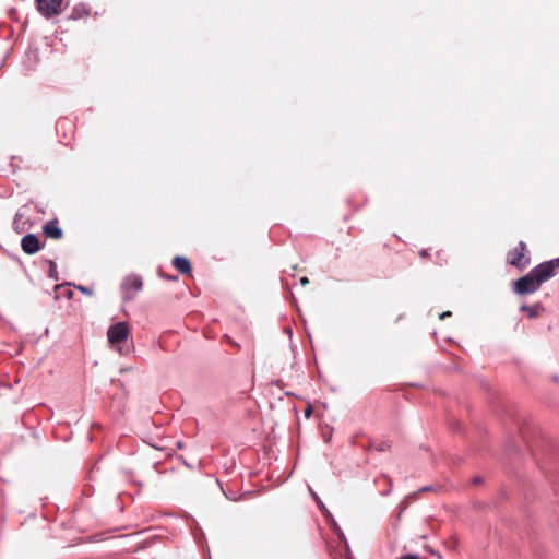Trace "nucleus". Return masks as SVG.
<instances>
[{
	"label": "nucleus",
	"mask_w": 559,
	"mask_h": 559,
	"mask_svg": "<svg viewBox=\"0 0 559 559\" xmlns=\"http://www.w3.org/2000/svg\"><path fill=\"white\" fill-rule=\"evenodd\" d=\"M38 11L45 17H51L61 13L62 0H36Z\"/></svg>",
	"instance_id": "obj_5"
},
{
	"label": "nucleus",
	"mask_w": 559,
	"mask_h": 559,
	"mask_svg": "<svg viewBox=\"0 0 559 559\" xmlns=\"http://www.w3.org/2000/svg\"><path fill=\"white\" fill-rule=\"evenodd\" d=\"M473 483H474V484H476V485H477V484H480V483H481V478H480V477H475V478L473 479Z\"/></svg>",
	"instance_id": "obj_16"
},
{
	"label": "nucleus",
	"mask_w": 559,
	"mask_h": 559,
	"mask_svg": "<svg viewBox=\"0 0 559 559\" xmlns=\"http://www.w3.org/2000/svg\"><path fill=\"white\" fill-rule=\"evenodd\" d=\"M559 270V258L543 262L532 269L526 275L512 283V289L520 296L537 292L543 283L552 278Z\"/></svg>",
	"instance_id": "obj_1"
},
{
	"label": "nucleus",
	"mask_w": 559,
	"mask_h": 559,
	"mask_svg": "<svg viewBox=\"0 0 559 559\" xmlns=\"http://www.w3.org/2000/svg\"><path fill=\"white\" fill-rule=\"evenodd\" d=\"M451 316V312L450 311H445L443 312L441 316H440V319H444L445 317H450Z\"/></svg>",
	"instance_id": "obj_15"
},
{
	"label": "nucleus",
	"mask_w": 559,
	"mask_h": 559,
	"mask_svg": "<svg viewBox=\"0 0 559 559\" xmlns=\"http://www.w3.org/2000/svg\"><path fill=\"white\" fill-rule=\"evenodd\" d=\"M76 288H78L79 290H81V292H82L83 294H85V295H88V296L93 295V290H92L91 288H88V287H85V286H76Z\"/></svg>",
	"instance_id": "obj_11"
},
{
	"label": "nucleus",
	"mask_w": 559,
	"mask_h": 559,
	"mask_svg": "<svg viewBox=\"0 0 559 559\" xmlns=\"http://www.w3.org/2000/svg\"><path fill=\"white\" fill-rule=\"evenodd\" d=\"M300 283H301V285H304V286H305V285L309 284V280H308L307 277H302V278L300 280Z\"/></svg>",
	"instance_id": "obj_14"
},
{
	"label": "nucleus",
	"mask_w": 559,
	"mask_h": 559,
	"mask_svg": "<svg viewBox=\"0 0 559 559\" xmlns=\"http://www.w3.org/2000/svg\"><path fill=\"white\" fill-rule=\"evenodd\" d=\"M171 264L180 274L191 275L192 266L187 258L177 255L173 259Z\"/></svg>",
	"instance_id": "obj_8"
},
{
	"label": "nucleus",
	"mask_w": 559,
	"mask_h": 559,
	"mask_svg": "<svg viewBox=\"0 0 559 559\" xmlns=\"http://www.w3.org/2000/svg\"><path fill=\"white\" fill-rule=\"evenodd\" d=\"M433 490L435 489L431 486H427V487L420 488L418 492H428V491H433Z\"/></svg>",
	"instance_id": "obj_13"
},
{
	"label": "nucleus",
	"mask_w": 559,
	"mask_h": 559,
	"mask_svg": "<svg viewBox=\"0 0 559 559\" xmlns=\"http://www.w3.org/2000/svg\"><path fill=\"white\" fill-rule=\"evenodd\" d=\"M419 254H420V257H426L427 255L426 251H420Z\"/></svg>",
	"instance_id": "obj_17"
},
{
	"label": "nucleus",
	"mask_w": 559,
	"mask_h": 559,
	"mask_svg": "<svg viewBox=\"0 0 559 559\" xmlns=\"http://www.w3.org/2000/svg\"><path fill=\"white\" fill-rule=\"evenodd\" d=\"M391 445H392L391 442L388 440H382V441L374 442V443L370 444V447H372L374 450H377L379 452L389 451L391 449Z\"/></svg>",
	"instance_id": "obj_10"
},
{
	"label": "nucleus",
	"mask_w": 559,
	"mask_h": 559,
	"mask_svg": "<svg viewBox=\"0 0 559 559\" xmlns=\"http://www.w3.org/2000/svg\"><path fill=\"white\" fill-rule=\"evenodd\" d=\"M43 234L47 237V238H51V239H55V240H59L62 238L63 236V231L62 229L59 227V223H58V219H51V221H48L44 226H43Z\"/></svg>",
	"instance_id": "obj_7"
},
{
	"label": "nucleus",
	"mask_w": 559,
	"mask_h": 559,
	"mask_svg": "<svg viewBox=\"0 0 559 559\" xmlns=\"http://www.w3.org/2000/svg\"><path fill=\"white\" fill-rule=\"evenodd\" d=\"M130 334L129 324L119 322L108 329L107 337L111 346H117L128 338Z\"/></svg>",
	"instance_id": "obj_3"
},
{
	"label": "nucleus",
	"mask_w": 559,
	"mask_h": 559,
	"mask_svg": "<svg viewBox=\"0 0 559 559\" xmlns=\"http://www.w3.org/2000/svg\"><path fill=\"white\" fill-rule=\"evenodd\" d=\"M526 243L520 241L512 250L507 254V262L520 270H524L531 262V258L527 254Z\"/></svg>",
	"instance_id": "obj_2"
},
{
	"label": "nucleus",
	"mask_w": 559,
	"mask_h": 559,
	"mask_svg": "<svg viewBox=\"0 0 559 559\" xmlns=\"http://www.w3.org/2000/svg\"><path fill=\"white\" fill-rule=\"evenodd\" d=\"M21 247L26 254H34L40 250V242L37 236L27 234L22 238Z\"/></svg>",
	"instance_id": "obj_6"
},
{
	"label": "nucleus",
	"mask_w": 559,
	"mask_h": 559,
	"mask_svg": "<svg viewBox=\"0 0 559 559\" xmlns=\"http://www.w3.org/2000/svg\"><path fill=\"white\" fill-rule=\"evenodd\" d=\"M312 414V407L311 405H308L307 408L305 409V417L306 418H309Z\"/></svg>",
	"instance_id": "obj_12"
},
{
	"label": "nucleus",
	"mask_w": 559,
	"mask_h": 559,
	"mask_svg": "<svg viewBox=\"0 0 559 559\" xmlns=\"http://www.w3.org/2000/svg\"><path fill=\"white\" fill-rule=\"evenodd\" d=\"M520 310L526 312L527 316L533 319L539 317L543 313L544 307L542 304L536 302L532 306L523 305L521 306Z\"/></svg>",
	"instance_id": "obj_9"
},
{
	"label": "nucleus",
	"mask_w": 559,
	"mask_h": 559,
	"mask_svg": "<svg viewBox=\"0 0 559 559\" xmlns=\"http://www.w3.org/2000/svg\"><path fill=\"white\" fill-rule=\"evenodd\" d=\"M143 282L142 278L138 275H129L127 276L121 285L123 290V299L132 300L135 297V294L142 289Z\"/></svg>",
	"instance_id": "obj_4"
},
{
	"label": "nucleus",
	"mask_w": 559,
	"mask_h": 559,
	"mask_svg": "<svg viewBox=\"0 0 559 559\" xmlns=\"http://www.w3.org/2000/svg\"><path fill=\"white\" fill-rule=\"evenodd\" d=\"M167 278H168V280H173V281H177V277H176V276H168Z\"/></svg>",
	"instance_id": "obj_18"
}]
</instances>
